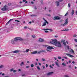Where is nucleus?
I'll list each match as a JSON object with an SVG mask.
<instances>
[{
	"instance_id": "a878e982",
	"label": "nucleus",
	"mask_w": 77,
	"mask_h": 77,
	"mask_svg": "<svg viewBox=\"0 0 77 77\" xmlns=\"http://www.w3.org/2000/svg\"><path fill=\"white\" fill-rule=\"evenodd\" d=\"M26 52H27V53H28V52H29V51H30V49H26Z\"/></svg>"
},
{
	"instance_id": "6e6552de",
	"label": "nucleus",
	"mask_w": 77,
	"mask_h": 77,
	"mask_svg": "<svg viewBox=\"0 0 77 77\" xmlns=\"http://www.w3.org/2000/svg\"><path fill=\"white\" fill-rule=\"evenodd\" d=\"M6 7L7 6L6 5H5L4 7L1 9L2 11H6Z\"/></svg>"
},
{
	"instance_id": "69168bd1",
	"label": "nucleus",
	"mask_w": 77,
	"mask_h": 77,
	"mask_svg": "<svg viewBox=\"0 0 77 77\" xmlns=\"http://www.w3.org/2000/svg\"><path fill=\"white\" fill-rule=\"evenodd\" d=\"M48 16H49V17H50V14H48Z\"/></svg>"
},
{
	"instance_id": "4468645a",
	"label": "nucleus",
	"mask_w": 77,
	"mask_h": 77,
	"mask_svg": "<svg viewBox=\"0 0 77 77\" xmlns=\"http://www.w3.org/2000/svg\"><path fill=\"white\" fill-rule=\"evenodd\" d=\"M62 42H63V44L65 46H66V42L64 41V40H62Z\"/></svg>"
},
{
	"instance_id": "20e7f679",
	"label": "nucleus",
	"mask_w": 77,
	"mask_h": 77,
	"mask_svg": "<svg viewBox=\"0 0 77 77\" xmlns=\"http://www.w3.org/2000/svg\"><path fill=\"white\" fill-rule=\"evenodd\" d=\"M43 20H44V21H45V22H44L43 23V25H42V26H46V23H47V24H48V22H47V20H45V19L44 18H43Z\"/></svg>"
},
{
	"instance_id": "5701e85b",
	"label": "nucleus",
	"mask_w": 77,
	"mask_h": 77,
	"mask_svg": "<svg viewBox=\"0 0 77 77\" xmlns=\"http://www.w3.org/2000/svg\"><path fill=\"white\" fill-rule=\"evenodd\" d=\"M24 65V63L23 62H22L20 64V66H22L23 65Z\"/></svg>"
},
{
	"instance_id": "a211bd4d",
	"label": "nucleus",
	"mask_w": 77,
	"mask_h": 77,
	"mask_svg": "<svg viewBox=\"0 0 77 77\" xmlns=\"http://www.w3.org/2000/svg\"><path fill=\"white\" fill-rule=\"evenodd\" d=\"M53 73V72H49L46 74L47 75H51V74Z\"/></svg>"
},
{
	"instance_id": "7c9ffc66",
	"label": "nucleus",
	"mask_w": 77,
	"mask_h": 77,
	"mask_svg": "<svg viewBox=\"0 0 77 77\" xmlns=\"http://www.w3.org/2000/svg\"><path fill=\"white\" fill-rule=\"evenodd\" d=\"M62 65L63 66H65V63H63L62 64Z\"/></svg>"
},
{
	"instance_id": "8fccbe9b",
	"label": "nucleus",
	"mask_w": 77,
	"mask_h": 77,
	"mask_svg": "<svg viewBox=\"0 0 77 77\" xmlns=\"http://www.w3.org/2000/svg\"><path fill=\"white\" fill-rule=\"evenodd\" d=\"M65 77H69L68 75H66L65 76Z\"/></svg>"
},
{
	"instance_id": "58836bf2",
	"label": "nucleus",
	"mask_w": 77,
	"mask_h": 77,
	"mask_svg": "<svg viewBox=\"0 0 77 77\" xmlns=\"http://www.w3.org/2000/svg\"><path fill=\"white\" fill-rule=\"evenodd\" d=\"M68 13H67L65 15V16H67L68 15Z\"/></svg>"
},
{
	"instance_id": "c756f323",
	"label": "nucleus",
	"mask_w": 77,
	"mask_h": 77,
	"mask_svg": "<svg viewBox=\"0 0 77 77\" xmlns=\"http://www.w3.org/2000/svg\"><path fill=\"white\" fill-rule=\"evenodd\" d=\"M42 61H44V62H45V61H46L45 60V59H44V58H42Z\"/></svg>"
},
{
	"instance_id": "13d9d810",
	"label": "nucleus",
	"mask_w": 77,
	"mask_h": 77,
	"mask_svg": "<svg viewBox=\"0 0 77 77\" xmlns=\"http://www.w3.org/2000/svg\"><path fill=\"white\" fill-rule=\"evenodd\" d=\"M25 1H26V0H23V2H25Z\"/></svg>"
},
{
	"instance_id": "cd10ccee",
	"label": "nucleus",
	"mask_w": 77,
	"mask_h": 77,
	"mask_svg": "<svg viewBox=\"0 0 77 77\" xmlns=\"http://www.w3.org/2000/svg\"><path fill=\"white\" fill-rule=\"evenodd\" d=\"M57 17H54V20H57Z\"/></svg>"
},
{
	"instance_id": "a18cd8bd",
	"label": "nucleus",
	"mask_w": 77,
	"mask_h": 77,
	"mask_svg": "<svg viewBox=\"0 0 77 77\" xmlns=\"http://www.w3.org/2000/svg\"><path fill=\"white\" fill-rule=\"evenodd\" d=\"M32 38H35V35H32Z\"/></svg>"
},
{
	"instance_id": "680f3d73",
	"label": "nucleus",
	"mask_w": 77,
	"mask_h": 77,
	"mask_svg": "<svg viewBox=\"0 0 77 77\" xmlns=\"http://www.w3.org/2000/svg\"><path fill=\"white\" fill-rule=\"evenodd\" d=\"M43 68L44 69V68H45V66H43Z\"/></svg>"
},
{
	"instance_id": "774afa93",
	"label": "nucleus",
	"mask_w": 77,
	"mask_h": 77,
	"mask_svg": "<svg viewBox=\"0 0 77 77\" xmlns=\"http://www.w3.org/2000/svg\"><path fill=\"white\" fill-rule=\"evenodd\" d=\"M76 15H77V11H76L75 12Z\"/></svg>"
},
{
	"instance_id": "f257e3e1",
	"label": "nucleus",
	"mask_w": 77,
	"mask_h": 77,
	"mask_svg": "<svg viewBox=\"0 0 77 77\" xmlns=\"http://www.w3.org/2000/svg\"><path fill=\"white\" fill-rule=\"evenodd\" d=\"M51 40L52 41L50 42V43L53 45H56L57 42V40L55 39H52Z\"/></svg>"
},
{
	"instance_id": "79ce46f5",
	"label": "nucleus",
	"mask_w": 77,
	"mask_h": 77,
	"mask_svg": "<svg viewBox=\"0 0 77 77\" xmlns=\"http://www.w3.org/2000/svg\"><path fill=\"white\" fill-rule=\"evenodd\" d=\"M26 68H29V66H27L26 67Z\"/></svg>"
},
{
	"instance_id": "9d476101",
	"label": "nucleus",
	"mask_w": 77,
	"mask_h": 77,
	"mask_svg": "<svg viewBox=\"0 0 77 77\" xmlns=\"http://www.w3.org/2000/svg\"><path fill=\"white\" fill-rule=\"evenodd\" d=\"M45 41L44 39L43 38H40L39 39V42H44Z\"/></svg>"
},
{
	"instance_id": "aec40b11",
	"label": "nucleus",
	"mask_w": 77,
	"mask_h": 77,
	"mask_svg": "<svg viewBox=\"0 0 77 77\" xmlns=\"http://www.w3.org/2000/svg\"><path fill=\"white\" fill-rule=\"evenodd\" d=\"M16 23L17 24H18V23H20V20H15Z\"/></svg>"
},
{
	"instance_id": "473e14b6",
	"label": "nucleus",
	"mask_w": 77,
	"mask_h": 77,
	"mask_svg": "<svg viewBox=\"0 0 77 77\" xmlns=\"http://www.w3.org/2000/svg\"><path fill=\"white\" fill-rule=\"evenodd\" d=\"M73 37H77V35H73Z\"/></svg>"
},
{
	"instance_id": "37998d69",
	"label": "nucleus",
	"mask_w": 77,
	"mask_h": 77,
	"mask_svg": "<svg viewBox=\"0 0 77 77\" xmlns=\"http://www.w3.org/2000/svg\"><path fill=\"white\" fill-rule=\"evenodd\" d=\"M67 48L69 50V46H67Z\"/></svg>"
},
{
	"instance_id": "72a5a7b5",
	"label": "nucleus",
	"mask_w": 77,
	"mask_h": 77,
	"mask_svg": "<svg viewBox=\"0 0 77 77\" xmlns=\"http://www.w3.org/2000/svg\"><path fill=\"white\" fill-rule=\"evenodd\" d=\"M31 67H33L34 66V65L33 64H32L31 65Z\"/></svg>"
},
{
	"instance_id": "4c0bfd02",
	"label": "nucleus",
	"mask_w": 77,
	"mask_h": 77,
	"mask_svg": "<svg viewBox=\"0 0 77 77\" xmlns=\"http://www.w3.org/2000/svg\"><path fill=\"white\" fill-rule=\"evenodd\" d=\"M58 59H61V57H58Z\"/></svg>"
},
{
	"instance_id": "f8f14e48",
	"label": "nucleus",
	"mask_w": 77,
	"mask_h": 77,
	"mask_svg": "<svg viewBox=\"0 0 77 77\" xmlns=\"http://www.w3.org/2000/svg\"><path fill=\"white\" fill-rule=\"evenodd\" d=\"M43 30H50V32H53V30L52 29H47Z\"/></svg>"
},
{
	"instance_id": "6e6d98bb",
	"label": "nucleus",
	"mask_w": 77,
	"mask_h": 77,
	"mask_svg": "<svg viewBox=\"0 0 77 77\" xmlns=\"http://www.w3.org/2000/svg\"><path fill=\"white\" fill-rule=\"evenodd\" d=\"M45 32L46 33H48V31H45Z\"/></svg>"
},
{
	"instance_id": "2f4dec72",
	"label": "nucleus",
	"mask_w": 77,
	"mask_h": 77,
	"mask_svg": "<svg viewBox=\"0 0 77 77\" xmlns=\"http://www.w3.org/2000/svg\"><path fill=\"white\" fill-rule=\"evenodd\" d=\"M37 69L38 70H40V68L39 67V66H38L37 67Z\"/></svg>"
},
{
	"instance_id": "39448f33",
	"label": "nucleus",
	"mask_w": 77,
	"mask_h": 77,
	"mask_svg": "<svg viewBox=\"0 0 77 77\" xmlns=\"http://www.w3.org/2000/svg\"><path fill=\"white\" fill-rule=\"evenodd\" d=\"M63 0H60L56 2L55 3H56L57 6H59V3H60V2H63Z\"/></svg>"
},
{
	"instance_id": "e2e57ef3",
	"label": "nucleus",
	"mask_w": 77,
	"mask_h": 77,
	"mask_svg": "<svg viewBox=\"0 0 77 77\" xmlns=\"http://www.w3.org/2000/svg\"><path fill=\"white\" fill-rule=\"evenodd\" d=\"M27 63H30L29 62V61H27Z\"/></svg>"
},
{
	"instance_id": "c03bdc74",
	"label": "nucleus",
	"mask_w": 77,
	"mask_h": 77,
	"mask_svg": "<svg viewBox=\"0 0 77 77\" xmlns=\"http://www.w3.org/2000/svg\"><path fill=\"white\" fill-rule=\"evenodd\" d=\"M38 64L39 65H40V66H41V63H38Z\"/></svg>"
},
{
	"instance_id": "f704fd0d",
	"label": "nucleus",
	"mask_w": 77,
	"mask_h": 77,
	"mask_svg": "<svg viewBox=\"0 0 77 77\" xmlns=\"http://www.w3.org/2000/svg\"><path fill=\"white\" fill-rule=\"evenodd\" d=\"M74 41H75V42H77V40L76 39H74Z\"/></svg>"
},
{
	"instance_id": "bf43d9fd",
	"label": "nucleus",
	"mask_w": 77,
	"mask_h": 77,
	"mask_svg": "<svg viewBox=\"0 0 77 77\" xmlns=\"http://www.w3.org/2000/svg\"><path fill=\"white\" fill-rule=\"evenodd\" d=\"M64 59H67V57H64Z\"/></svg>"
},
{
	"instance_id": "ddd939ff",
	"label": "nucleus",
	"mask_w": 77,
	"mask_h": 77,
	"mask_svg": "<svg viewBox=\"0 0 77 77\" xmlns=\"http://www.w3.org/2000/svg\"><path fill=\"white\" fill-rule=\"evenodd\" d=\"M15 41H14V40H12L11 42L12 44L14 45L15 44Z\"/></svg>"
},
{
	"instance_id": "f3484780",
	"label": "nucleus",
	"mask_w": 77,
	"mask_h": 77,
	"mask_svg": "<svg viewBox=\"0 0 77 77\" xmlns=\"http://www.w3.org/2000/svg\"><path fill=\"white\" fill-rule=\"evenodd\" d=\"M31 53H32V54H35L37 53V51H34L32 53L31 52Z\"/></svg>"
},
{
	"instance_id": "7ed1b4c3",
	"label": "nucleus",
	"mask_w": 77,
	"mask_h": 77,
	"mask_svg": "<svg viewBox=\"0 0 77 77\" xmlns=\"http://www.w3.org/2000/svg\"><path fill=\"white\" fill-rule=\"evenodd\" d=\"M55 45L56 47H60L62 46V45H61V44H60V42H57Z\"/></svg>"
},
{
	"instance_id": "0e129e2a",
	"label": "nucleus",
	"mask_w": 77,
	"mask_h": 77,
	"mask_svg": "<svg viewBox=\"0 0 77 77\" xmlns=\"http://www.w3.org/2000/svg\"><path fill=\"white\" fill-rule=\"evenodd\" d=\"M24 29H27V27L26 26H25L24 27Z\"/></svg>"
},
{
	"instance_id": "de8ad7c7",
	"label": "nucleus",
	"mask_w": 77,
	"mask_h": 77,
	"mask_svg": "<svg viewBox=\"0 0 77 77\" xmlns=\"http://www.w3.org/2000/svg\"><path fill=\"white\" fill-rule=\"evenodd\" d=\"M45 51L42 50V51L41 52H45Z\"/></svg>"
},
{
	"instance_id": "3c124183",
	"label": "nucleus",
	"mask_w": 77,
	"mask_h": 77,
	"mask_svg": "<svg viewBox=\"0 0 77 77\" xmlns=\"http://www.w3.org/2000/svg\"><path fill=\"white\" fill-rule=\"evenodd\" d=\"M54 37H55V38H57V37H58V36H57V35H55L54 36Z\"/></svg>"
},
{
	"instance_id": "4be33fe9",
	"label": "nucleus",
	"mask_w": 77,
	"mask_h": 77,
	"mask_svg": "<svg viewBox=\"0 0 77 77\" xmlns=\"http://www.w3.org/2000/svg\"><path fill=\"white\" fill-rule=\"evenodd\" d=\"M72 15H74V10H72Z\"/></svg>"
},
{
	"instance_id": "393cba45",
	"label": "nucleus",
	"mask_w": 77,
	"mask_h": 77,
	"mask_svg": "<svg viewBox=\"0 0 77 77\" xmlns=\"http://www.w3.org/2000/svg\"><path fill=\"white\" fill-rule=\"evenodd\" d=\"M31 17H36L37 16V15L36 14H32L31 15Z\"/></svg>"
},
{
	"instance_id": "ea45409f",
	"label": "nucleus",
	"mask_w": 77,
	"mask_h": 77,
	"mask_svg": "<svg viewBox=\"0 0 77 77\" xmlns=\"http://www.w3.org/2000/svg\"><path fill=\"white\" fill-rule=\"evenodd\" d=\"M50 68H53V66H52L51 65H50L49 66Z\"/></svg>"
},
{
	"instance_id": "412c9836",
	"label": "nucleus",
	"mask_w": 77,
	"mask_h": 77,
	"mask_svg": "<svg viewBox=\"0 0 77 77\" xmlns=\"http://www.w3.org/2000/svg\"><path fill=\"white\" fill-rule=\"evenodd\" d=\"M56 64L57 66H58V67H59L60 66L59 65V63H58L57 62H56Z\"/></svg>"
},
{
	"instance_id": "b1692460",
	"label": "nucleus",
	"mask_w": 77,
	"mask_h": 77,
	"mask_svg": "<svg viewBox=\"0 0 77 77\" xmlns=\"http://www.w3.org/2000/svg\"><path fill=\"white\" fill-rule=\"evenodd\" d=\"M70 52H71V53H72L74 54V50H73L71 49V51H70Z\"/></svg>"
},
{
	"instance_id": "864d4df0",
	"label": "nucleus",
	"mask_w": 77,
	"mask_h": 77,
	"mask_svg": "<svg viewBox=\"0 0 77 77\" xmlns=\"http://www.w3.org/2000/svg\"><path fill=\"white\" fill-rule=\"evenodd\" d=\"M46 68H47L48 67V65L46 64Z\"/></svg>"
},
{
	"instance_id": "338daca9",
	"label": "nucleus",
	"mask_w": 77,
	"mask_h": 77,
	"mask_svg": "<svg viewBox=\"0 0 77 77\" xmlns=\"http://www.w3.org/2000/svg\"><path fill=\"white\" fill-rule=\"evenodd\" d=\"M18 71H21V69H18Z\"/></svg>"
},
{
	"instance_id": "9b49d317",
	"label": "nucleus",
	"mask_w": 77,
	"mask_h": 77,
	"mask_svg": "<svg viewBox=\"0 0 77 77\" xmlns=\"http://www.w3.org/2000/svg\"><path fill=\"white\" fill-rule=\"evenodd\" d=\"M14 20V19H11L10 20L8 21V22L6 23V25H8V24H9V23H10V22H11V21H12V20Z\"/></svg>"
},
{
	"instance_id": "dca6fc26",
	"label": "nucleus",
	"mask_w": 77,
	"mask_h": 77,
	"mask_svg": "<svg viewBox=\"0 0 77 77\" xmlns=\"http://www.w3.org/2000/svg\"><path fill=\"white\" fill-rule=\"evenodd\" d=\"M69 30V29H63V30H62L61 31H68Z\"/></svg>"
},
{
	"instance_id": "f03ea898",
	"label": "nucleus",
	"mask_w": 77,
	"mask_h": 77,
	"mask_svg": "<svg viewBox=\"0 0 77 77\" xmlns=\"http://www.w3.org/2000/svg\"><path fill=\"white\" fill-rule=\"evenodd\" d=\"M54 49V48L51 46H48L47 47L46 51L48 52H50L51 51V49Z\"/></svg>"
},
{
	"instance_id": "4d7b16f0",
	"label": "nucleus",
	"mask_w": 77,
	"mask_h": 77,
	"mask_svg": "<svg viewBox=\"0 0 77 77\" xmlns=\"http://www.w3.org/2000/svg\"><path fill=\"white\" fill-rule=\"evenodd\" d=\"M31 3H32V4H33V3H34V2H31Z\"/></svg>"
},
{
	"instance_id": "bb28decb",
	"label": "nucleus",
	"mask_w": 77,
	"mask_h": 77,
	"mask_svg": "<svg viewBox=\"0 0 77 77\" xmlns=\"http://www.w3.org/2000/svg\"><path fill=\"white\" fill-rule=\"evenodd\" d=\"M57 20H60V17H59L58 16H57Z\"/></svg>"
},
{
	"instance_id": "49530a36",
	"label": "nucleus",
	"mask_w": 77,
	"mask_h": 77,
	"mask_svg": "<svg viewBox=\"0 0 77 77\" xmlns=\"http://www.w3.org/2000/svg\"><path fill=\"white\" fill-rule=\"evenodd\" d=\"M25 75H25V74H22V76H25Z\"/></svg>"
},
{
	"instance_id": "052dcab7",
	"label": "nucleus",
	"mask_w": 77,
	"mask_h": 77,
	"mask_svg": "<svg viewBox=\"0 0 77 77\" xmlns=\"http://www.w3.org/2000/svg\"><path fill=\"white\" fill-rule=\"evenodd\" d=\"M66 44H68V41H66Z\"/></svg>"
},
{
	"instance_id": "c85d7f7f",
	"label": "nucleus",
	"mask_w": 77,
	"mask_h": 77,
	"mask_svg": "<svg viewBox=\"0 0 77 77\" xmlns=\"http://www.w3.org/2000/svg\"><path fill=\"white\" fill-rule=\"evenodd\" d=\"M4 67V65H1L0 66V68H3Z\"/></svg>"
},
{
	"instance_id": "603ef678",
	"label": "nucleus",
	"mask_w": 77,
	"mask_h": 77,
	"mask_svg": "<svg viewBox=\"0 0 77 77\" xmlns=\"http://www.w3.org/2000/svg\"><path fill=\"white\" fill-rule=\"evenodd\" d=\"M35 65H38V63H35Z\"/></svg>"
},
{
	"instance_id": "a19ab883",
	"label": "nucleus",
	"mask_w": 77,
	"mask_h": 77,
	"mask_svg": "<svg viewBox=\"0 0 77 77\" xmlns=\"http://www.w3.org/2000/svg\"><path fill=\"white\" fill-rule=\"evenodd\" d=\"M68 6L69 8L70 7V4H68Z\"/></svg>"
},
{
	"instance_id": "423d86ee",
	"label": "nucleus",
	"mask_w": 77,
	"mask_h": 77,
	"mask_svg": "<svg viewBox=\"0 0 77 77\" xmlns=\"http://www.w3.org/2000/svg\"><path fill=\"white\" fill-rule=\"evenodd\" d=\"M65 22V23H64L63 25V26H66V24H67L68 23V19H66V20Z\"/></svg>"
},
{
	"instance_id": "c9c22d12",
	"label": "nucleus",
	"mask_w": 77,
	"mask_h": 77,
	"mask_svg": "<svg viewBox=\"0 0 77 77\" xmlns=\"http://www.w3.org/2000/svg\"><path fill=\"white\" fill-rule=\"evenodd\" d=\"M13 72H17V70H14L13 71Z\"/></svg>"
},
{
	"instance_id": "6ab92c4d",
	"label": "nucleus",
	"mask_w": 77,
	"mask_h": 77,
	"mask_svg": "<svg viewBox=\"0 0 77 77\" xmlns=\"http://www.w3.org/2000/svg\"><path fill=\"white\" fill-rule=\"evenodd\" d=\"M18 37H16L14 39V41H18Z\"/></svg>"
},
{
	"instance_id": "0eeeda50",
	"label": "nucleus",
	"mask_w": 77,
	"mask_h": 77,
	"mask_svg": "<svg viewBox=\"0 0 77 77\" xmlns=\"http://www.w3.org/2000/svg\"><path fill=\"white\" fill-rule=\"evenodd\" d=\"M66 56H67L70 57H74V56L72 55H71L70 54H69L66 53Z\"/></svg>"
},
{
	"instance_id": "2eb2a0df",
	"label": "nucleus",
	"mask_w": 77,
	"mask_h": 77,
	"mask_svg": "<svg viewBox=\"0 0 77 77\" xmlns=\"http://www.w3.org/2000/svg\"><path fill=\"white\" fill-rule=\"evenodd\" d=\"M17 38L18 40H20V41H23V39L20 37H17Z\"/></svg>"
},
{
	"instance_id": "09e8293b",
	"label": "nucleus",
	"mask_w": 77,
	"mask_h": 77,
	"mask_svg": "<svg viewBox=\"0 0 77 77\" xmlns=\"http://www.w3.org/2000/svg\"><path fill=\"white\" fill-rule=\"evenodd\" d=\"M54 59H55V60H57V58L55 57H54Z\"/></svg>"
},
{
	"instance_id": "5fc2aeb1",
	"label": "nucleus",
	"mask_w": 77,
	"mask_h": 77,
	"mask_svg": "<svg viewBox=\"0 0 77 77\" xmlns=\"http://www.w3.org/2000/svg\"><path fill=\"white\" fill-rule=\"evenodd\" d=\"M72 63H73V64L75 63V62L74 61H72Z\"/></svg>"
},
{
	"instance_id": "e433bc0d",
	"label": "nucleus",
	"mask_w": 77,
	"mask_h": 77,
	"mask_svg": "<svg viewBox=\"0 0 77 77\" xmlns=\"http://www.w3.org/2000/svg\"><path fill=\"white\" fill-rule=\"evenodd\" d=\"M11 71H14V69H10Z\"/></svg>"
},
{
	"instance_id": "1a4fd4ad",
	"label": "nucleus",
	"mask_w": 77,
	"mask_h": 77,
	"mask_svg": "<svg viewBox=\"0 0 77 77\" xmlns=\"http://www.w3.org/2000/svg\"><path fill=\"white\" fill-rule=\"evenodd\" d=\"M20 51V50H16L12 52L11 53H19Z\"/></svg>"
}]
</instances>
